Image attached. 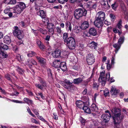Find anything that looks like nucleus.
I'll list each match as a JSON object with an SVG mask.
<instances>
[{"label":"nucleus","mask_w":128,"mask_h":128,"mask_svg":"<svg viewBox=\"0 0 128 128\" xmlns=\"http://www.w3.org/2000/svg\"><path fill=\"white\" fill-rule=\"evenodd\" d=\"M2 44L1 46L2 48L4 50H6L8 49V46L6 44Z\"/></svg>","instance_id":"obj_42"},{"label":"nucleus","mask_w":128,"mask_h":128,"mask_svg":"<svg viewBox=\"0 0 128 128\" xmlns=\"http://www.w3.org/2000/svg\"><path fill=\"white\" fill-rule=\"evenodd\" d=\"M26 8V4L24 3L19 2L18 4L16 5L14 8L13 12L19 14L23 11Z\"/></svg>","instance_id":"obj_4"},{"label":"nucleus","mask_w":128,"mask_h":128,"mask_svg":"<svg viewBox=\"0 0 128 128\" xmlns=\"http://www.w3.org/2000/svg\"><path fill=\"white\" fill-rule=\"evenodd\" d=\"M89 34L92 35L94 36L96 34V29L93 28H90L89 30Z\"/></svg>","instance_id":"obj_23"},{"label":"nucleus","mask_w":128,"mask_h":128,"mask_svg":"<svg viewBox=\"0 0 128 128\" xmlns=\"http://www.w3.org/2000/svg\"><path fill=\"white\" fill-rule=\"evenodd\" d=\"M89 26V24L88 22L86 21H85L82 24L80 28L82 30H85L88 28Z\"/></svg>","instance_id":"obj_18"},{"label":"nucleus","mask_w":128,"mask_h":128,"mask_svg":"<svg viewBox=\"0 0 128 128\" xmlns=\"http://www.w3.org/2000/svg\"><path fill=\"white\" fill-rule=\"evenodd\" d=\"M103 6V7L105 8H108L110 6L108 4L107 0H103L101 2Z\"/></svg>","instance_id":"obj_20"},{"label":"nucleus","mask_w":128,"mask_h":128,"mask_svg":"<svg viewBox=\"0 0 128 128\" xmlns=\"http://www.w3.org/2000/svg\"><path fill=\"white\" fill-rule=\"evenodd\" d=\"M105 71L102 72L100 73V77L98 79V81L102 83V86H104L106 84L107 80H109L110 79V72L107 73L106 76L105 75Z\"/></svg>","instance_id":"obj_2"},{"label":"nucleus","mask_w":128,"mask_h":128,"mask_svg":"<svg viewBox=\"0 0 128 128\" xmlns=\"http://www.w3.org/2000/svg\"><path fill=\"white\" fill-rule=\"evenodd\" d=\"M48 25L51 26L52 27V28H49L48 31L50 32V34L52 35L53 34L54 32V30L52 27V26H54V24L52 23H50L48 24Z\"/></svg>","instance_id":"obj_30"},{"label":"nucleus","mask_w":128,"mask_h":128,"mask_svg":"<svg viewBox=\"0 0 128 128\" xmlns=\"http://www.w3.org/2000/svg\"><path fill=\"white\" fill-rule=\"evenodd\" d=\"M37 117L39 119L42 121L46 123L47 122L44 120L42 116H38Z\"/></svg>","instance_id":"obj_47"},{"label":"nucleus","mask_w":128,"mask_h":128,"mask_svg":"<svg viewBox=\"0 0 128 128\" xmlns=\"http://www.w3.org/2000/svg\"><path fill=\"white\" fill-rule=\"evenodd\" d=\"M14 30L13 32L14 36H17L19 39H20L23 37L22 32L21 30L18 29V28L17 26L14 27Z\"/></svg>","instance_id":"obj_6"},{"label":"nucleus","mask_w":128,"mask_h":128,"mask_svg":"<svg viewBox=\"0 0 128 128\" xmlns=\"http://www.w3.org/2000/svg\"><path fill=\"white\" fill-rule=\"evenodd\" d=\"M13 102H16L17 103H21L22 104L24 103L22 101H20L18 100H13L12 101Z\"/></svg>","instance_id":"obj_62"},{"label":"nucleus","mask_w":128,"mask_h":128,"mask_svg":"<svg viewBox=\"0 0 128 128\" xmlns=\"http://www.w3.org/2000/svg\"><path fill=\"white\" fill-rule=\"evenodd\" d=\"M68 34L67 33H64L63 34V38L64 42H65L68 40Z\"/></svg>","instance_id":"obj_36"},{"label":"nucleus","mask_w":128,"mask_h":128,"mask_svg":"<svg viewBox=\"0 0 128 128\" xmlns=\"http://www.w3.org/2000/svg\"><path fill=\"white\" fill-rule=\"evenodd\" d=\"M111 6L113 9L115 10L118 6L117 4L115 2L111 5Z\"/></svg>","instance_id":"obj_40"},{"label":"nucleus","mask_w":128,"mask_h":128,"mask_svg":"<svg viewBox=\"0 0 128 128\" xmlns=\"http://www.w3.org/2000/svg\"><path fill=\"white\" fill-rule=\"evenodd\" d=\"M36 53L34 52L30 51L28 52L27 56L29 57H32Z\"/></svg>","instance_id":"obj_34"},{"label":"nucleus","mask_w":128,"mask_h":128,"mask_svg":"<svg viewBox=\"0 0 128 128\" xmlns=\"http://www.w3.org/2000/svg\"><path fill=\"white\" fill-rule=\"evenodd\" d=\"M82 81V79L81 78H78L74 79L73 80L74 84H78L80 83Z\"/></svg>","instance_id":"obj_28"},{"label":"nucleus","mask_w":128,"mask_h":128,"mask_svg":"<svg viewBox=\"0 0 128 128\" xmlns=\"http://www.w3.org/2000/svg\"><path fill=\"white\" fill-rule=\"evenodd\" d=\"M121 45L119 44L116 43L113 44V46L115 48V52L116 53H117L118 50L120 48Z\"/></svg>","instance_id":"obj_24"},{"label":"nucleus","mask_w":128,"mask_h":128,"mask_svg":"<svg viewBox=\"0 0 128 128\" xmlns=\"http://www.w3.org/2000/svg\"><path fill=\"white\" fill-rule=\"evenodd\" d=\"M27 110L28 112L29 113L30 115H31L34 117H36L35 116L34 114L32 113L29 107H28V108H27Z\"/></svg>","instance_id":"obj_43"},{"label":"nucleus","mask_w":128,"mask_h":128,"mask_svg":"<svg viewBox=\"0 0 128 128\" xmlns=\"http://www.w3.org/2000/svg\"><path fill=\"white\" fill-rule=\"evenodd\" d=\"M124 18L127 20H128V12H124Z\"/></svg>","instance_id":"obj_50"},{"label":"nucleus","mask_w":128,"mask_h":128,"mask_svg":"<svg viewBox=\"0 0 128 128\" xmlns=\"http://www.w3.org/2000/svg\"><path fill=\"white\" fill-rule=\"evenodd\" d=\"M92 110L95 112H97L98 113L97 111L98 108L96 105L94 104H92L90 106Z\"/></svg>","instance_id":"obj_26"},{"label":"nucleus","mask_w":128,"mask_h":128,"mask_svg":"<svg viewBox=\"0 0 128 128\" xmlns=\"http://www.w3.org/2000/svg\"><path fill=\"white\" fill-rule=\"evenodd\" d=\"M104 94L105 96H108L109 94V92L108 89L106 88L104 90Z\"/></svg>","instance_id":"obj_44"},{"label":"nucleus","mask_w":128,"mask_h":128,"mask_svg":"<svg viewBox=\"0 0 128 128\" xmlns=\"http://www.w3.org/2000/svg\"><path fill=\"white\" fill-rule=\"evenodd\" d=\"M86 10L84 9L78 8L75 10L74 12V16L76 19H78L83 16H85L87 14Z\"/></svg>","instance_id":"obj_3"},{"label":"nucleus","mask_w":128,"mask_h":128,"mask_svg":"<svg viewBox=\"0 0 128 128\" xmlns=\"http://www.w3.org/2000/svg\"><path fill=\"white\" fill-rule=\"evenodd\" d=\"M16 70L20 74H23L24 73V70L19 67H17Z\"/></svg>","instance_id":"obj_35"},{"label":"nucleus","mask_w":128,"mask_h":128,"mask_svg":"<svg viewBox=\"0 0 128 128\" xmlns=\"http://www.w3.org/2000/svg\"><path fill=\"white\" fill-rule=\"evenodd\" d=\"M17 58L20 62L22 60V59L23 58V56L20 55H18L17 56Z\"/></svg>","instance_id":"obj_55"},{"label":"nucleus","mask_w":128,"mask_h":128,"mask_svg":"<svg viewBox=\"0 0 128 128\" xmlns=\"http://www.w3.org/2000/svg\"><path fill=\"white\" fill-rule=\"evenodd\" d=\"M39 30L43 34H47V32L46 30H43L42 28H40L39 29Z\"/></svg>","instance_id":"obj_39"},{"label":"nucleus","mask_w":128,"mask_h":128,"mask_svg":"<svg viewBox=\"0 0 128 128\" xmlns=\"http://www.w3.org/2000/svg\"><path fill=\"white\" fill-rule=\"evenodd\" d=\"M92 3L91 2H89L87 3V7L92 8Z\"/></svg>","instance_id":"obj_54"},{"label":"nucleus","mask_w":128,"mask_h":128,"mask_svg":"<svg viewBox=\"0 0 128 128\" xmlns=\"http://www.w3.org/2000/svg\"><path fill=\"white\" fill-rule=\"evenodd\" d=\"M73 24L68 22H66L65 23V26L66 29L68 31L72 32V28Z\"/></svg>","instance_id":"obj_13"},{"label":"nucleus","mask_w":128,"mask_h":128,"mask_svg":"<svg viewBox=\"0 0 128 128\" xmlns=\"http://www.w3.org/2000/svg\"><path fill=\"white\" fill-rule=\"evenodd\" d=\"M82 109L85 112L89 114H90L91 112V110L90 109L88 106H84L82 107Z\"/></svg>","instance_id":"obj_27"},{"label":"nucleus","mask_w":128,"mask_h":128,"mask_svg":"<svg viewBox=\"0 0 128 128\" xmlns=\"http://www.w3.org/2000/svg\"><path fill=\"white\" fill-rule=\"evenodd\" d=\"M105 14L104 12L102 11L98 12L96 14V19H99L104 20L105 18Z\"/></svg>","instance_id":"obj_9"},{"label":"nucleus","mask_w":128,"mask_h":128,"mask_svg":"<svg viewBox=\"0 0 128 128\" xmlns=\"http://www.w3.org/2000/svg\"><path fill=\"white\" fill-rule=\"evenodd\" d=\"M8 56L7 54L1 50V48L0 47V58H6Z\"/></svg>","instance_id":"obj_25"},{"label":"nucleus","mask_w":128,"mask_h":128,"mask_svg":"<svg viewBox=\"0 0 128 128\" xmlns=\"http://www.w3.org/2000/svg\"><path fill=\"white\" fill-rule=\"evenodd\" d=\"M65 43L69 49L73 50L75 48L76 42L74 39L72 37H69L68 38V40Z\"/></svg>","instance_id":"obj_5"},{"label":"nucleus","mask_w":128,"mask_h":128,"mask_svg":"<svg viewBox=\"0 0 128 128\" xmlns=\"http://www.w3.org/2000/svg\"><path fill=\"white\" fill-rule=\"evenodd\" d=\"M124 36H120L118 40V43L121 45L124 42Z\"/></svg>","instance_id":"obj_33"},{"label":"nucleus","mask_w":128,"mask_h":128,"mask_svg":"<svg viewBox=\"0 0 128 128\" xmlns=\"http://www.w3.org/2000/svg\"><path fill=\"white\" fill-rule=\"evenodd\" d=\"M35 86L38 88L42 90L44 88V87L46 86V85H44V83L42 84H40L37 83L35 84Z\"/></svg>","instance_id":"obj_32"},{"label":"nucleus","mask_w":128,"mask_h":128,"mask_svg":"<svg viewBox=\"0 0 128 128\" xmlns=\"http://www.w3.org/2000/svg\"><path fill=\"white\" fill-rule=\"evenodd\" d=\"M64 84H67L68 86L72 84V83L69 80H67L66 79L64 80Z\"/></svg>","instance_id":"obj_51"},{"label":"nucleus","mask_w":128,"mask_h":128,"mask_svg":"<svg viewBox=\"0 0 128 128\" xmlns=\"http://www.w3.org/2000/svg\"><path fill=\"white\" fill-rule=\"evenodd\" d=\"M101 118L102 120L105 122H108L110 120V117L106 114H102L101 116Z\"/></svg>","instance_id":"obj_16"},{"label":"nucleus","mask_w":128,"mask_h":128,"mask_svg":"<svg viewBox=\"0 0 128 128\" xmlns=\"http://www.w3.org/2000/svg\"><path fill=\"white\" fill-rule=\"evenodd\" d=\"M39 47L41 50H43L45 48L44 46L42 44L38 46Z\"/></svg>","instance_id":"obj_61"},{"label":"nucleus","mask_w":128,"mask_h":128,"mask_svg":"<svg viewBox=\"0 0 128 128\" xmlns=\"http://www.w3.org/2000/svg\"><path fill=\"white\" fill-rule=\"evenodd\" d=\"M50 36L49 35H48L46 36V38H45V40L47 41H49L50 40Z\"/></svg>","instance_id":"obj_64"},{"label":"nucleus","mask_w":128,"mask_h":128,"mask_svg":"<svg viewBox=\"0 0 128 128\" xmlns=\"http://www.w3.org/2000/svg\"><path fill=\"white\" fill-rule=\"evenodd\" d=\"M26 64L31 67L32 64L34 65H36L37 64L36 62L33 59L31 58L30 59H28L26 62Z\"/></svg>","instance_id":"obj_12"},{"label":"nucleus","mask_w":128,"mask_h":128,"mask_svg":"<svg viewBox=\"0 0 128 128\" xmlns=\"http://www.w3.org/2000/svg\"><path fill=\"white\" fill-rule=\"evenodd\" d=\"M32 122L33 123H35L36 124H39L38 122L37 121L36 119L33 118H32L31 119Z\"/></svg>","instance_id":"obj_49"},{"label":"nucleus","mask_w":128,"mask_h":128,"mask_svg":"<svg viewBox=\"0 0 128 128\" xmlns=\"http://www.w3.org/2000/svg\"><path fill=\"white\" fill-rule=\"evenodd\" d=\"M80 120L81 123L82 124H84L85 122V120L82 117H81L80 119Z\"/></svg>","instance_id":"obj_57"},{"label":"nucleus","mask_w":128,"mask_h":128,"mask_svg":"<svg viewBox=\"0 0 128 128\" xmlns=\"http://www.w3.org/2000/svg\"><path fill=\"white\" fill-rule=\"evenodd\" d=\"M122 21L120 20L119 21L117 25L118 28L120 30L121 29L122 27Z\"/></svg>","instance_id":"obj_37"},{"label":"nucleus","mask_w":128,"mask_h":128,"mask_svg":"<svg viewBox=\"0 0 128 128\" xmlns=\"http://www.w3.org/2000/svg\"><path fill=\"white\" fill-rule=\"evenodd\" d=\"M48 74V76L50 77H52V74L51 73L50 69L48 68L47 69Z\"/></svg>","instance_id":"obj_52"},{"label":"nucleus","mask_w":128,"mask_h":128,"mask_svg":"<svg viewBox=\"0 0 128 128\" xmlns=\"http://www.w3.org/2000/svg\"><path fill=\"white\" fill-rule=\"evenodd\" d=\"M36 57L38 60V62L41 66L43 67L46 66V63L45 59L40 56H37Z\"/></svg>","instance_id":"obj_10"},{"label":"nucleus","mask_w":128,"mask_h":128,"mask_svg":"<svg viewBox=\"0 0 128 128\" xmlns=\"http://www.w3.org/2000/svg\"><path fill=\"white\" fill-rule=\"evenodd\" d=\"M38 15L40 16L42 19V21L44 22V23H46L48 24V19L46 18V13L43 10L39 11L37 12Z\"/></svg>","instance_id":"obj_7"},{"label":"nucleus","mask_w":128,"mask_h":128,"mask_svg":"<svg viewBox=\"0 0 128 128\" xmlns=\"http://www.w3.org/2000/svg\"><path fill=\"white\" fill-rule=\"evenodd\" d=\"M92 86L94 88L97 89L98 87V85L96 82H93Z\"/></svg>","instance_id":"obj_48"},{"label":"nucleus","mask_w":128,"mask_h":128,"mask_svg":"<svg viewBox=\"0 0 128 128\" xmlns=\"http://www.w3.org/2000/svg\"><path fill=\"white\" fill-rule=\"evenodd\" d=\"M61 51L58 50H56L52 53V55L54 57L57 58L59 57L60 55Z\"/></svg>","instance_id":"obj_14"},{"label":"nucleus","mask_w":128,"mask_h":128,"mask_svg":"<svg viewBox=\"0 0 128 128\" xmlns=\"http://www.w3.org/2000/svg\"><path fill=\"white\" fill-rule=\"evenodd\" d=\"M10 11V10L8 8H6L4 10V12L6 14H7Z\"/></svg>","instance_id":"obj_63"},{"label":"nucleus","mask_w":128,"mask_h":128,"mask_svg":"<svg viewBox=\"0 0 128 128\" xmlns=\"http://www.w3.org/2000/svg\"><path fill=\"white\" fill-rule=\"evenodd\" d=\"M4 77L8 80L10 81H12V80L10 77V75L8 74H5Z\"/></svg>","instance_id":"obj_38"},{"label":"nucleus","mask_w":128,"mask_h":128,"mask_svg":"<svg viewBox=\"0 0 128 128\" xmlns=\"http://www.w3.org/2000/svg\"><path fill=\"white\" fill-rule=\"evenodd\" d=\"M74 30V32L76 33H79L80 31V28L78 27H77V28L75 29Z\"/></svg>","instance_id":"obj_58"},{"label":"nucleus","mask_w":128,"mask_h":128,"mask_svg":"<svg viewBox=\"0 0 128 128\" xmlns=\"http://www.w3.org/2000/svg\"><path fill=\"white\" fill-rule=\"evenodd\" d=\"M121 8L122 10L124 11V12H126V7L124 4H123L121 5Z\"/></svg>","instance_id":"obj_46"},{"label":"nucleus","mask_w":128,"mask_h":128,"mask_svg":"<svg viewBox=\"0 0 128 128\" xmlns=\"http://www.w3.org/2000/svg\"><path fill=\"white\" fill-rule=\"evenodd\" d=\"M68 0H58V2L61 4H63L66 2Z\"/></svg>","instance_id":"obj_53"},{"label":"nucleus","mask_w":128,"mask_h":128,"mask_svg":"<svg viewBox=\"0 0 128 128\" xmlns=\"http://www.w3.org/2000/svg\"><path fill=\"white\" fill-rule=\"evenodd\" d=\"M110 17L112 21H114V20L116 17L114 15L112 14H110Z\"/></svg>","instance_id":"obj_45"},{"label":"nucleus","mask_w":128,"mask_h":128,"mask_svg":"<svg viewBox=\"0 0 128 128\" xmlns=\"http://www.w3.org/2000/svg\"><path fill=\"white\" fill-rule=\"evenodd\" d=\"M76 105L78 108H82L84 106V103L82 101L80 100H77L76 103Z\"/></svg>","instance_id":"obj_15"},{"label":"nucleus","mask_w":128,"mask_h":128,"mask_svg":"<svg viewBox=\"0 0 128 128\" xmlns=\"http://www.w3.org/2000/svg\"><path fill=\"white\" fill-rule=\"evenodd\" d=\"M111 111L114 114L112 118L114 124V128H118L119 124L123 118V115L121 114L120 110L119 108H114Z\"/></svg>","instance_id":"obj_1"},{"label":"nucleus","mask_w":128,"mask_h":128,"mask_svg":"<svg viewBox=\"0 0 128 128\" xmlns=\"http://www.w3.org/2000/svg\"><path fill=\"white\" fill-rule=\"evenodd\" d=\"M67 84H63V86L64 88L66 89H68L70 88L71 85H70L69 86H68Z\"/></svg>","instance_id":"obj_59"},{"label":"nucleus","mask_w":128,"mask_h":128,"mask_svg":"<svg viewBox=\"0 0 128 128\" xmlns=\"http://www.w3.org/2000/svg\"><path fill=\"white\" fill-rule=\"evenodd\" d=\"M86 61L89 65H92L94 62V58L92 54H89L88 55L86 56Z\"/></svg>","instance_id":"obj_8"},{"label":"nucleus","mask_w":128,"mask_h":128,"mask_svg":"<svg viewBox=\"0 0 128 128\" xmlns=\"http://www.w3.org/2000/svg\"><path fill=\"white\" fill-rule=\"evenodd\" d=\"M61 62L60 60H56L53 62L54 66L56 68H59L60 66Z\"/></svg>","instance_id":"obj_29"},{"label":"nucleus","mask_w":128,"mask_h":128,"mask_svg":"<svg viewBox=\"0 0 128 128\" xmlns=\"http://www.w3.org/2000/svg\"><path fill=\"white\" fill-rule=\"evenodd\" d=\"M103 21L99 19H96L94 22L95 26L98 28L102 27L103 26Z\"/></svg>","instance_id":"obj_11"},{"label":"nucleus","mask_w":128,"mask_h":128,"mask_svg":"<svg viewBox=\"0 0 128 128\" xmlns=\"http://www.w3.org/2000/svg\"><path fill=\"white\" fill-rule=\"evenodd\" d=\"M110 92L112 95H116L118 93V90L116 89L114 86H112L111 87Z\"/></svg>","instance_id":"obj_17"},{"label":"nucleus","mask_w":128,"mask_h":128,"mask_svg":"<svg viewBox=\"0 0 128 128\" xmlns=\"http://www.w3.org/2000/svg\"><path fill=\"white\" fill-rule=\"evenodd\" d=\"M4 42L7 44H9L11 42L10 38L8 36H6L3 38Z\"/></svg>","instance_id":"obj_21"},{"label":"nucleus","mask_w":128,"mask_h":128,"mask_svg":"<svg viewBox=\"0 0 128 128\" xmlns=\"http://www.w3.org/2000/svg\"><path fill=\"white\" fill-rule=\"evenodd\" d=\"M20 25L22 27H25L26 26V24L24 22L21 21L20 22Z\"/></svg>","instance_id":"obj_56"},{"label":"nucleus","mask_w":128,"mask_h":128,"mask_svg":"<svg viewBox=\"0 0 128 128\" xmlns=\"http://www.w3.org/2000/svg\"><path fill=\"white\" fill-rule=\"evenodd\" d=\"M32 110L35 114L37 116H39V114L38 112V111L36 109L34 108L32 109Z\"/></svg>","instance_id":"obj_41"},{"label":"nucleus","mask_w":128,"mask_h":128,"mask_svg":"<svg viewBox=\"0 0 128 128\" xmlns=\"http://www.w3.org/2000/svg\"><path fill=\"white\" fill-rule=\"evenodd\" d=\"M65 62H62L60 64L59 67L63 71H65L67 70Z\"/></svg>","instance_id":"obj_22"},{"label":"nucleus","mask_w":128,"mask_h":128,"mask_svg":"<svg viewBox=\"0 0 128 128\" xmlns=\"http://www.w3.org/2000/svg\"><path fill=\"white\" fill-rule=\"evenodd\" d=\"M39 81L41 84H42L43 83H44V85H46L45 82L43 80L42 78H40V79H39Z\"/></svg>","instance_id":"obj_60"},{"label":"nucleus","mask_w":128,"mask_h":128,"mask_svg":"<svg viewBox=\"0 0 128 128\" xmlns=\"http://www.w3.org/2000/svg\"><path fill=\"white\" fill-rule=\"evenodd\" d=\"M98 44L97 43L92 41L89 44V46L92 49H96L97 47Z\"/></svg>","instance_id":"obj_19"},{"label":"nucleus","mask_w":128,"mask_h":128,"mask_svg":"<svg viewBox=\"0 0 128 128\" xmlns=\"http://www.w3.org/2000/svg\"><path fill=\"white\" fill-rule=\"evenodd\" d=\"M55 32L59 34H61L62 33V31L61 30L60 27L57 26L55 28Z\"/></svg>","instance_id":"obj_31"}]
</instances>
